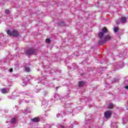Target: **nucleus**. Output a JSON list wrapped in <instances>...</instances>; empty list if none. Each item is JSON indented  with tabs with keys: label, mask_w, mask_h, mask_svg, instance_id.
<instances>
[{
	"label": "nucleus",
	"mask_w": 128,
	"mask_h": 128,
	"mask_svg": "<svg viewBox=\"0 0 128 128\" xmlns=\"http://www.w3.org/2000/svg\"><path fill=\"white\" fill-rule=\"evenodd\" d=\"M102 32H99L98 34V38H100L98 40V44L100 46H104L108 40H110L112 39V36L110 35H106L104 36V34L108 32V30L106 27L102 28Z\"/></svg>",
	"instance_id": "1"
},
{
	"label": "nucleus",
	"mask_w": 128,
	"mask_h": 128,
	"mask_svg": "<svg viewBox=\"0 0 128 128\" xmlns=\"http://www.w3.org/2000/svg\"><path fill=\"white\" fill-rule=\"evenodd\" d=\"M6 32L9 36H14V38H18L20 35L18 32L16 30H13L11 32L10 30H8Z\"/></svg>",
	"instance_id": "2"
},
{
	"label": "nucleus",
	"mask_w": 128,
	"mask_h": 128,
	"mask_svg": "<svg viewBox=\"0 0 128 128\" xmlns=\"http://www.w3.org/2000/svg\"><path fill=\"white\" fill-rule=\"evenodd\" d=\"M34 52H36V50L33 48H29L25 52L26 56H30L32 54H34Z\"/></svg>",
	"instance_id": "3"
},
{
	"label": "nucleus",
	"mask_w": 128,
	"mask_h": 128,
	"mask_svg": "<svg viewBox=\"0 0 128 128\" xmlns=\"http://www.w3.org/2000/svg\"><path fill=\"white\" fill-rule=\"evenodd\" d=\"M112 111H110V110H108L104 114V116L106 118H110L112 116Z\"/></svg>",
	"instance_id": "4"
},
{
	"label": "nucleus",
	"mask_w": 128,
	"mask_h": 128,
	"mask_svg": "<svg viewBox=\"0 0 128 128\" xmlns=\"http://www.w3.org/2000/svg\"><path fill=\"white\" fill-rule=\"evenodd\" d=\"M120 22L122 24H126V17L122 16L120 18Z\"/></svg>",
	"instance_id": "5"
},
{
	"label": "nucleus",
	"mask_w": 128,
	"mask_h": 128,
	"mask_svg": "<svg viewBox=\"0 0 128 128\" xmlns=\"http://www.w3.org/2000/svg\"><path fill=\"white\" fill-rule=\"evenodd\" d=\"M84 86H86V82H84L83 81L78 82V86L80 88H82Z\"/></svg>",
	"instance_id": "6"
},
{
	"label": "nucleus",
	"mask_w": 128,
	"mask_h": 128,
	"mask_svg": "<svg viewBox=\"0 0 128 128\" xmlns=\"http://www.w3.org/2000/svg\"><path fill=\"white\" fill-rule=\"evenodd\" d=\"M32 122H40V118L38 117H36L32 119Z\"/></svg>",
	"instance_id": "7"
},
{
	"label": "nucleus",
	"mask_w": 128,
	"mask_h": 128,
	"mask_svg": "<svg viewBox=\"0 0 128 128\" xmlns=\"http://www.w3.org/2000/svg\"><path fill=\"white\" fill-rule=\"evenodd\" d=\"M16 118H12V120H10V122L12 124H16Z\"/></svg>",
	"instance_id": "8"
},
{
	"label": "nucleus",
	"mask_w": 128,
	"mask_h": 128,
	"mask_svg": "<svg viewBox=\"0 0 128 128\" xmlns=\"http://www.w3.org/2000/svg\"><path fill=\"white\" fill-rule=\"evenodd\" d=\"M0 91L2 92V94H6V88H3L1 89Z\"/></svg>",
	"instance_id": "9"
},
{
	"label": "nucleus",
	"mask_w": 128,
	"mask_h": 128,
	"mask_svg": "<svg viewBox=\"0 0 128 128\" xmlns=\"http://www.w3.org/2000/svg\"><path fill=\"white\" fill-rule=\"evenodd\" d=\"M50 38H47L46 40V44H50Z\"/></svg>",
	"instance_id": "10"
},
{
	"label": "nucleus",
	"mask_w": 128,
	"mask_h": 128,
	"mask_svg": "<svg viewBox=\"0 0 128 128\" xmlns=\"http://www.w3.org/2000/svg\"><path fill=\"white\" fill-rule=\"evenodd\" d=\"M25 70L26 72H30V67H26L25 68Z\"/></svg>",
	"instance_id": "11"
},
{
	"label": "nucleus",
	"mask_w": 128,
	"mask_h": 128,
	"mask_svg": "<svg viewBox=\"0 0 128 128\" xmlns=\"http://www.w3.org/2000/svg\"><path fill=\"white\" fill-rule=\"evenodd\" d=\"M5 12H6V14H10V10H8V9H6V10H5Z\"/></svg>",
	"instance_id": "12"
},
{
	"label": "nucleus",
	"mask_w": 128,
	"mask_h": 128,
	"mask_svg": "<svg viewBox=\"0 0 128 128\" xmlns=\"http://www.w3.org/2000/svg\"><path fill=\"white\" fill-rule=\"evenodd\" d=\"M114 32H118V28H114Z\"/></svg>",
	"instance_id": "13"
},
{
	"label": "nucleus",
	"mask_w": 128,
	"mask_h": 128,
	"mask_svg": "<svg viewBox=\"0 0 128 128\" xmlns=\"http://www.w3.org/2000/svg\"><path fill=\"white\" fill-rule=\"evenodd\" d=\"M108 106L109 108H114V106L113 104H109Z\"/></svg>",
	"instance_id": "14"
},
{
	"label": "nucleus",
	"mask_w": 128,
	"mask_h": 128,
	"mask_svg": "<svg viewBox=\"0 0 128 128\" xmlns=\"http://www.w3.org/2000/svg\"><path fill=\"white\" fill-rule=\"evenodd\" d=\"M60 24H61L62 26H64V22H60Z\"/></svg>",
	"instance_id": "15"
},
{
	"label": "nucleus",
	"mask_w": 128,
	"mask_h": 128,
	"mask_svg": "<svg viewBox=\"0 0 128 128\" xmlns=\"http://www.w3.org/2000/svg\"><path fill=\"white\" fill-rule=\"evenodd\" d=\"M12 70H14V68H11L10 69V72H12Z\"/></svg>",
	"instance_id": "16"
},
{
	"label": "nucleus",
	"mask_w": 128,
	"mask_h": 128,
	"mask_svg": "<svg viewBox=\"0 0 128 128\" xmlns=\"http://www.w3.org/2000/svg\"><path fill=\"white\" fill-rule=\"evenodd\" d=\"M125 88H126V90H128V86H125Z\"/></svg>",
	"instance_id": "17"
},
{
	"label": "nucleus",
	"mask_w": 128,
	"mask_h": 128,
	"mask_svg": "<svg viewBox=\"0 0 128 128\" xmlns=\"http://www.w3.org/2000/svg\"><path fill=\"white\" fill-rule=\"evenodd\" d=\"M60 128H64V125H61V126H60Z\"/></svg>",
	"instance_id": "18"
},
{
	"label": "nucleus",
	"mask_w": 128,
	"mask_h": 128,
	"mask_svg": "<svg viewBox=\"0 0 128 128\" xmlns=\"http://www.w3.org/2000/svg\"><path fill=\"white\" fill-rule=\"evenodd\" d=\"M60 88V87H58V86L56 87V90H58V88Z\"/></svg>",
	"instance_id": "19"
}]
</instances>
